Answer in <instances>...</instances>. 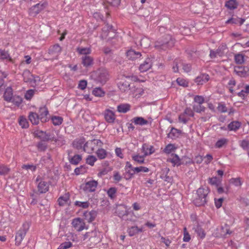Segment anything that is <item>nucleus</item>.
Here are the masks:
<instances>
[{
    "instance_id": "1",
    "label": "nucleus",
    "mask_w": 249,
    "mask_h": 249,
    "mask_svg": "<svg viewBox=\"0 0 249 249\" xmlns=\"http://www.w3.org/2000/svg\"><path fill=\"white\" fill-rule=\"evenodd\" d=\"M103 142L98 139H93L87 141L84 145L83 150L88 153H92L95 150L102 147Z\"/></svg>"
},
{
    "instance_id": "2",
    "label": "nucleus",
    "mask_w": 249,
    "mask_h": 249,
    "mask_svg": "<svg viewBox=\"0 0 249 249\" xmlns=\"http://www.w3.org/2000/svg\"><path fill=\"white\" fill-rule=\"evenodd\" d=\"M91 77L96 82L104 84L108 79L109 74L107 70L100 69L94 71L91 74Z\"/></svg>"
},
{
    "instance_id": "3",
    "label": "nucleus",
    "mask_w": 249,
    "mask_h": 249,
    "mask_svg": "<svg viewBox=\"0 0 249 249\" xmlns=\"http://www.w3.org/2000/svg\"><path fill=\"white\" fill-rule=\"evenodd\" d=\"M208 190L199 188L196 191V196L194 199V204L197 206L203 205L206 202Z\"/></svg>"
},
{
    "instance_id": "4",
    "label": "nucleus",
    "mask_w": 249,
    "mask_h": 249,
    "mask_svg": "<svg viewBox=\"0 0 249 249\" xmlns=\"http://www.w3.org/2000/svg\"><path fill=\"white\" fill-rule=\"evenodd\" d=\"M29 225L27 223H24L22 224L21 227L17 231L15 236V245L17 246H19L23 239L24 238L27 232L29 230Z\"/></svg>"
},
{
    "instance_id": "5",
    "label": "nucleus",
    "mask_w": 249,
    "mask_h": 249,
    "mask_svg": "<svg viewBox=\"0 0 249 249\" xmlns=\"http://www.w3.org/2000/svg\"><path fill=\"white\" fill-rule=\"evenodd\" d=\"M37 182V191L40 194H44L47 192L49 190L50 183L49 182L45 181L44 179L38 176L36 179Z\"/></svg>"
},
{
    "instance_id": "6",
    "label": "nucleus",
    "mask_w": 249,
    "mask_h": 249,
    "mask_svg": "<svg viewBox=\"0 0 249 249\" xmlns=\"http://www.w3.org/2000/svg\"><path fill=\"white\" fill-rule=\"evenodd\" d=\"M173 44L174 42L171 36L170 35H167L165 36L164 40L157 41L156 43L155 47L158 48L165 50L169 47H172Z\"/></svg>"
},
{
    "instance_id": "7",
    "label": "nucleus",
    "mask_w": 249,
    "mask_h": 249,
    "mask_svg": "<svg viewBox=\"0 0 249 249\" xmlns=\"http://www.w3.org/2000/svg\"><path fill=\"white\" fill-rule=\"evenodd\" d=\"M131 79L129 76H123L118 83V86L122 91H126L130 89Z\"/></svg>"
},
{
    "instance_id": "8",
    "label": "nucleus",
    "mask_w": 249,
    "mask_h": 249,
    "mask_svg": "<svg viewBox=\"0 0 249 249\" xmlns=\"http://www.w3.org/2000/svg\"><path fill=\"white\" fill-rule=\"evenodd\" d=\"M194 113L190 108H186L184 112L178 116V120L180 123L186 124L190 117H193Z\"/></svg>"
},
{
    "instance_id": "9",
    "label": "nucleus",
    "mask_w": 249,
    "mask_h": 249,
    "mask_svg": "<svg viewBox=\"0 0 249 249\" xmlns=\"http://www.w3.org/2000/svg\"><path fill=\"white\" fill-rule=\"evenodd\" d=\"M98 184V182L94 180L89 181L84 185L83 190L87 193L93 192L96 190Z\"/></svg>"
},
{
    "instance_id": "10",
    "label": "nucleus",
    "mask_w": 249,
    "mask_h": 249,
    "mask_svg": "<svg viewBox=\"0 0 249 249\" xmlns=\"http://www.w3.org/2000/svg\"><path fill=\"white\" fill-rule=\"evenodd\" d=\"M72 226L79 231H82L86 229V225L83 220L80 218H76L73 219L72 221Z\"/></svg>"
},
{
    "instance_id": "11",
    "label": "nucleus",
    "mask_w": 249,
    "mask_h": 249,
    "mask_svg": "<svg viewBox=\"0 0 249 249\" xmlns=\"http://www.w3.org/2000/svg\"><path fill=\"white\" fill-rule=\"evenodd\" d=\"M46 3H37L32 6L29 9V14L31 15L36 16L42 11L46 6Z\"/></svg>"
},
{
    "instance_id": "12",
    "label": "nucleus",
    "mask_w": 249,
    "mask_h": 249,
    "mask_svg": "<svg viewBox=\"0 0 249 249\" xmlns=\"http://www.w3.org/2000/svg\"><path fill=\"white\" fill-rule=\"evenodd\" d=\"M104 118L107 122L112 124L116 119L115 113L109 109H106L104 112Z\"/></svg>"
},
{
    "instance_id": "13",
    "label": "nucleus",
    "mask_w": 249,
    "mask_h": 249,
    "mask_svg": "<svg viewBox=\"0 0 249 249\" xmlns=\"http://www.w3.org/2000/svg\"><path fill=\"white\" fill-rule=\"evenodd\" d=\"M36 135L42 139L43 141H52L56 142V139L53 137H51V135L48 134H46L45 132L40 131L37 130L35 132Z\"/></svg>"
},
{
    "instance_id": "14",
    "label": "nucleus",
    "mask_w": 249,
    "mask_h": 249,
    "mask_svg": "<svg viewBox=\"0 0 249 249\" xmlns=\"http://www.w3.org/2000/svg\"><path fill=\"white\" fill-rule=\"evenodd\" d=\"M152 67V61L150 58H147L143 63H142L139 67V70L142 72L146 71Z\"/></svg>"
},
{
    "instance_id": "15",
    "label": "nucleus",
    "mask_w": 249,
    "mask_h": 249,
    "mask_svg": "<svg viewBox=\"0 0 249 249\" xmlns=\"http://www.w3.org/2000/svg\"><path fill=\"white\" fill-rule=\"evenodd\" d=\"M97 215V213L94 210L91 211H86L83 213V216L86 221L88 222L93 221Z\"/></svg>"
},
{
    "instance_id": "16",
    "label": "nucleus",
    "mask_w": 249,
    "mask_h": 249,
    "mask_svg": "<svg viewBox=\"0 0 249 249\" xmlns=\"http://www.w3.org/2000/svg\"><path fill=\"white\" fill-rule=\"evenodd\" d=\"M85 142L86 140L83 137L77 138L72 142V146L78 150L81 149L83 148L84 145L86 143Z\"/></svg>"
},
{
    "instance_id": "17",
    "label": "nucleus",
    "mask_w": 249,
    "mask_h": 249,
    "mask_svg": "<svg viewBox=\"0 0 249 249\" xmlns=\"http://www.w3.org/2000/svg\"><path fill=\"white\" fill-rule=\"evenodd\" d=\"M39 117L42 122H45L47 121V115L49 113L47 108L45 106L40 107L39 110Z\"/></svg>"
},
{
    "instance_id": "18",
    "label": "nucleus",
    "mask_w": 249,
    "mask_h": 249,
    "mask_svg": "<svg viewBox=\"0 0 249 249\" xmlns=\"http://www.w3.org/2000/svg\"><path fill=\"white\" fill-rule=\"evenodd\" d=\"M126 56L129 59L133 60L140 58L142 56V54L139 52L130 50L126 52Z\"/></svg>"
},
{
    "instance_id": "19",
    "label": "nucleus",
    "mask_w": 249,
    "mask_h": 249,
    "mask_svg": "<svg viewBox=\"0 0 249 249\" xmlns=\"http://www.w3.org/2000/svg\"><path fill=\"white\" fill-rule=\"evenodd\" d=\"M82 64L85 67H89L92 65L93 58L89 55H84L81 57Z\"/></svg>"
},
{
    "instance_id": "20",
    "label": "nucleus",
    "mask_w": 249,
    "mask_h": 249,
    "mask_svg": "<svg viewBox=\"0 0 249 249\" xmlns=\"http://www.w3.org/2000/svg\"><path fill=\"white\" fill-rule=\"evenodd\" d=\"M209 80L208 74L203 73L198 76L196 79V83L198 85H203L208 82Z\"/></svg>"
},
{
    "instance_id": "21",
    "label": "nucleus",
    "mask_w": 249,
    "mask_h": 249,
    "mask_svg": "<svg viewBox=\"0 0 249 249\" xmlns=\"http://www.w3.org/2000/svg\"><path fill=\"white\" fill-rule=\"evenodd\" d=\"M142 152L143 153L144 156L150 155L153 154L155 151L153 146H149L146 143L142 145Z\"/></svg>"
},
{
    "instance_id": "22",
    "label": "nucleus",
    "mask_w": 249,
    "mask_h": 249,
    "mask_svg": "<svg viewBox=\"0 0 249 249\" xmlns=\"http://www.w3.org/2000/svg\"><path fill=\"white\" fill-rule=\"evenodd\" d=\"M70 200V195L69 193H66L63 196H60L57 200L59 206H63L69 203Z\"/></svg>"
},
{
    "instance_id": "23",
    "label": "nucleus",
    "mask_w": 249,
    "mask_h": 249,
    "mask_svg": "<svg viewBox=\"0 0 249 249\" xmlns=\"http://www.w3.org/2000/svg\"><path fill=\"white\" fill-rule=\"evenodd\" d=\"M13 89L11 87H8L6 89L3 94L4 100L10 102L13 97Z\"/></svg>"
},
{
    "instance_id": "24",
    "label": "nucleus",
    "mask_w": 249,
    "mask_h": 249,
    "mask_svg": "<svg viewBox=\"0 0 249 249\" xmlns=\"http://www.w3.org/2000/svg\"><path fill=\"white\" fill-rule=\"evenodd\" d=\"M62 49L58 44H56L50 47L49 50V53L50 54L57 55L61 52Z\"/></svg>"
},
{
    "instance_id": "25",
    "label": "nucleus",
    "mask_w": 249,
    "mask_h": 249,
    "mask_svg": "<svg viewBox=\"0 0 249 249\" xmlns=\"http://www.w3.org/2000/svg\"><path fill=\"white\" fill-rule=\"evenodd\" d=\"M130 109V105L128 104H121L117 106V111L120 113H125Z\"/></svg>"
},
{
    "instance_id": "26",
    "label": "nucleus",
    "mask_w": 249,
    "mask_h": 249,
    "mask_svg": "<svg viewBox=\"0 0 249 249\" xmlns=\"http://www.w3.org/2000/svg\"><path fill=\"white\" fill-rule=\"evenodd\" d=\"M95 153L98 159L100 160L105 159L107 155V151L101 147L98 148Z\"/></svg>"
},
{
    "instance_id": "27",
    "label": "nucleus",
    "mask_w": 249,
    "mask_h": 249,
    "mask_svg": "<svg viewBox=\"0 0 249 249\" xmlns=\"http://www.w3.org/2000/svg\"><path fill=\"white\" fill-rule=\"evenodd\" d=\"M177 148V146L175 144L169 143L165 146L163 151L166 154H169L175 152Z\"/></svg>"
},
{
    "instance_id": "28",
    "label": "nucleus",
    "mask_w": 249,
    "mask_h": 249,
    "mask_svg": "<svg viewBox=\"0 0 249 249\" xmlns=\"http://www.w3.org/2000/svg\"><path fill=\"white\" fill-rule=\"evenodd\" d=\"M28 117L32 124H37L39 123L40 118L36 113L30 112Z\"/></svg>"
},
{
    "instance_id": "29",
    "label": "nucleus",
    "mask_w": 249,
    "mask_h": 249,
    "mask_svg": "<svg viewBox=\"0 0 249 249\" xmlns=\"http://www.w3.org/2000/svg\"><path fill=\"white\" fill-rule=\"evenodd\" d=\"M132 122L136 125H143L148 124V121L145 120L143 118L141 117H134L132 119Z\"/></svg>"
},
{
    "instance_id": "30",
    "label": "nucleus",
    "mask_w": 249,
    "mask_h": 249,
    "mask_svg": "<svg viewBox=\"0 0 249 249\" xmlns=\"http://www.w3.org/2000/svg\"><path fill=\"white\" fill-rule=\"evenodd\" d=\"M169 161H170L174 166H178L181 164L180 159L176 154H172L171 158L169 159Z\"/></svg>"
},
{
    "instance_id": "31",
    "label": "nucleus",
    "mask_w": 249,
    "mask_h": 249,
    "mask_svg": "<svg viewBox=\"0 0 249 249\" xmlns=\"http://www.w3.org/2000/svg\"><path fill=\"white\" fill-rule=\"evenodd\" d=\"M241 124L239 121H233L228 125V128L230 130L235 131L240 127Z\"/></svg>"
},
{
    "instance_id": "32",
    "label": "nucleus",
    "mask_w": 249,
    "mask_h": 249,
    "mask_svg": "<svg viewBox=\"0 0 249 249\" xmlns=\"http://www.w3.org/2000/svg\"><path fill=\"white\" fill-rule=\"evenodd\" d=\"M0 59L2 60L6 59L9 62L13 63V60L10 57L9 54L7 52L4 50H0Z\"/></svg>"
},
{
    "instance_id": "33",
    "label": "nucleus",
    "mask_w": 249,
    "mask_h": 249,
    "mask_svg": "<svg viewBox=\"0 0 249 249\" xmlns=\"http://www.w3.org/2000/svg\"><path fill=\"white\" fill-rule=\"evenodd\" d=\"M18 123L22 128H27L29 127V123L27 119L24 116L19 117Z\"/></svg>"
},
{
    "instance_id": "34",
    "label": "nucleus",
    "mask_w": 249,
    "mask_h": 249,
    "mask_svg": "<svg viewBox=\"0 0 249 249\" xmlns=\"http://www.w3.org/2000/svg\"><path fill=\"white\" fill-rule=\"evenodd\" d=\"M77 52L80 54L88 55L91 53V50L90 48L79 47L77 48Z\"/></svg>"
},
{
    "instance_id": "35",
    "label": "nucleus",
    "mask_w": 249,
    "mask_h": 249,
    "mask_svg": "<svg viewBox=\"0 0 249 249\" xmlns=\"http://www.w3.org/2000/svg\"><path fill=\"white\" fill-rule=\"evenodd\" d=\"M195 232L197 234V237L200 239H203L206 236V233L204 230L199 226H197L195 228Z\"/></svg>"
},
{
    "instance_id": "36",
    "label": "nucleus",
    "mask_w": 249,
    "mask_h": 249,
    "mask_svg": "<svg viewBox=\"0 0 249 249\" xmlns=\"http://www.w3.org/2000/svg\"><path fill=\"white\" fill-rule=\"evenodd\" d=\"M52 122L54 125H59L63 122V118L60 116H53L51 118Z\"/></svg>"
},
{
    "instance_id": "37",
    "label": "nucleus",
    "mask_w": 249,
    "mask_h": 249,
    "mask_svg": "<svg viewBox=\"0 0 249 249\" xmlns=\"http://www.w3.org/2000/svg\"><path fill=\"white\" fill-rule=\"evenodd\" d=\"M219 111L222 112H228L229 115L233 114L234 110L232 108L228 109V108L223 104H219Z\"/></svg>"
},
{
    "instance_id": "38",
    "label": "nucleus",
    "mask_w": 249,
    "mask_h": 249,
    "mask_svg": "<svg viewBox=\"0 0 249 249\" xmlns=\"http://www.w3.org/2000/svg\"><path fill=\"white\" fill-rule=\"evenodd\" d=\"M82 160V156L80 155H75L69 160L70 162L73 165L78 164Z\"/></svg>"
},
{
    "instance_id": "39",
    "label": "nucleus",
    "mask_w": 249,
    "mask_h": 249,
    "mask_svg": "<svg viewBox=\"0 0 249 249\" xmlns=\"http://www.w3.org/2000/svg\"><path fill=\"white\" fill-rule=\"evenodd\" d=\"M149 171V169L146 167L140 166V167H134L133 168H132V171H133L132 174L138 173L139 172L147 173V172H148Z\"/></svg>"
},
{
    "instance_id": "40",
    "label": "nucleus",
    "mask_w": 249,
    "mask_h": 249,
    "mask_svg": "<svg viewBox=\"0 0 249 249\" xmlns=\"http://www.w3.org/2000/svg\"><path fill=\"white\" fill-rule=\"evenodd\" d=\"M92 93L96 97H103L105 94V92L100 88L94 89Z\"/></svg>"
},
{
    "instance_id": "41",
    "label": "nucleus",
    "mask_w": 249,
    "mask_h": 249,
    "mask_svg": "<svg viewBox=\"0 0 249 249\" xmlns=\"http://www.w3.org/2000/svg\"><path fill=\"white\" fill-rule=\"evenodd\" d=\"M181 134V131L175 128H172L169 133V137L172 139H175L179 136Z\"/></svg>"
},
{
    "instance_id": "42",
    "label": "nucleus",
    "mask_w": 249,
    "mask_h": 249,
    "mask_svg": "<svg viewBox=\"0 0 249 249\" xmlns=\"http://www.w3.org/2000/svg\"><path fill=\"white\" fill-rule=\"evenodd\" d=\"M238 3L236 0H229L225 4V6L230 9H234L237 6Z\"/></svg>"
},
{
    "instance_id": "43",
    "label": "nucleus",
    "mask_w": 249,
    "mask_h": 249,
    "mask_svg": "<svg viewBox=\"0 0 249 249\" xmlns=\"http://www.w3.org/2000/svg\"><path fill=\"white\" fill-rule=\"evenodd\" d=\"M146 156H144V155L142 156H140L139 155H134L132 156V158L133 160L136 161L139 164H142L144 163V158Z\"/></svg>"
},
{
    "instance_id": "44",
    "label": "nucleus",
    "mask_w": 249,
    "mask_h": 249,
    "mask_svg": "<svg viewBox=\"0 0 249 249\" xmlns=\"http://www.w3.org/2000/svg\"><path fill=\"white\" fill-rule=\"evenodd\" d=\"M23 77L25 82H29L33 79V76L29 71H26L23 73Z\"/></svg>"
},
{
    "instance_id": "45",
    "label": "nucleus",
    "mask_w": 249,
    "mask_h": 249,
    "mask_svg": "<svg viewBox=\"0 0 249 249\" xmlns=\"http://www.w3.org/2000/svg\"><path fill=\"white\" fill-rule=\"evenodd\" d=\"M97 161V158L93 155H89L86 158V163L93 166L94 163Z\"/></svg>"
},
{
    "instance_id": "46",
    "label": "nucleus",
    "mask_w": 249,
    "mask_h": 249,
    "mask_svg": "<svg viewBox=\"0 0 249 249\" xmlns=\"http://www.w3.org/2000/svg\"><path fill=\"white\" fill-rule=\"evenodd\" d=\"M74 205L76 206L81 207L83 209H86L89 207V203L88 201L82 202L79 201H76L74 202Z\"/></svg>"
},
{
    "instance_id": "47",
    "label": "nucleus",
    "mask_w": 249,
    "mask_h": 249,
    "mask_svg": "<svg viewBox=\"0 0 249 249\" xmlns=\"http://www.w3.org/2000/svg\"><path fill=\"white\" fill-rule=\"evenodd\" d=\"M235 62L238 64H241L244 62V56L242 54H237L234 56Z\"/></svg>"
},
{
    "instance_id": "48",
    "label": "nucleus",
    "mask_w": 249,
    "mask_h": 249,
    "mask_svg": "<svg viewBox=\"0 0 249 249\" xmlns=\"http://www.w3.org/2000/svg\"><path fill=\"white\" fill-rule=\"evenodd\" d=\"M140 44L142 47L146 48L150 46V40L147 37H143L141 39Z\"/></svg>"
},
{
    "instance_id": "49",
    "label": "nucleus",
    "mask_w": 249,
    "mask_h": 249,
    "mask_svg": "<svg viewBox=\"0 0 249 249\" xmlns=\"http://www.w3.org/2000/svg\"><path fill=\"white\" fill-rule=\"evenodd\" d=\"M35 92V90L34 89H31L28 90L25 94V98L27 100H30L34 96Z\"/></svg>"
},
{
    "instance_id": "50",
    "label": "nucleus",
    "mask_w": 249,
    "mask_h": 249,
    "mask_svg": "<svg viewBox=\"0 0 249 249\" xmlns=\"http://www.w3.org/2000/svg\"><path fill=\"white\" fill-rule=\"evenodd\" d=\"M191 240V236L189 232L187 231L186 227L183 228V238L184 242H188Z\"/></svg>"
},
{
    "instance_id": "51",
    "label": "nucleus",
    "mask_w": 249,
    "mask_h": 249,
    "mask_svg": "<svg viewBox=\"0 0 249 249\" xmlns=\"http://www.w3.org/2000/svg\"><path fill=\"white\" fill-rule=\"evenodd\" d=\"M72 243L71 242H65L61 243L57 249H68L72 247Z\"/></svg>"
},
{
    "instance_id": "52",
    "label": "nucleus",
    "mask_w": 249,
    "mask_h": 249,
    "mask_svg": "<svg viewBox=\"0 0 249 249\" xmlns=\"http://www.w3.org/2000/svg\"><path fill=\"white\" fill-rule=\"evenodd\" d=\"M10 171V168L7 166L4 165H0V175H4L7 174Z\"/></svg>"
},
{
    "instance_id": "53",
    "label": "nucleus",
    "mask_w": 249,
    "mask_h": 249,
    "mask_svg": "<svg viewBox=\"0 0 249 249\" xmlns=\"http://www.w3.org/2000/svg\"><path fill=\"white\" fill-rule=\"evenodd\" d=\"M22 102V98L19 96H14L10 102L13 103L17 106H19Z\"/></svg>"
},
{
    "instance_id": "54",
    "label": "nucleus",
    "mask_w": 249,
    "mask_h": 249,
    "mask_svg": "<svg viewBox=\"0 0 249 249\" xmlns=\"http://www.w3.org/2000/svg\"><path fill=\"white\" fill-rule=\"evenodd\" d=\"M193 110L197 113L203 112L205 110V107L201 104L194 105L193 106Z\"/></svg>"
},
{
    "instance_id": "55",
    "label": "nucleus",
    "mask_w": 249,
    "mask_h": 249,
    "mask_svg": "<svg viewBox=\"0 0 249 249\" xmlns=\"http://www.w3.org/2000/svg\"><path fill=\"white\" fill-rule=\"evenodd\" d=\"M117 189L115 187L110 188L107 192L108 196L111 198H113L115 196V194L116 193Z\"/></svg>"
},
{
    "instance_id": "56",
    "label": "nucleus",
    "mask_w": 249,
    "mask_h": 249,
    "mask_svg": "<svg viewBox=\"0 0 249 249\" xmlns=\"http://www.w3.org/2000/svg\"><path fill=\"white\" fill-rule=\"evenodd\" d=\"M137 226H132L127 230L128 235L130 236H133L137 234Z\"/></svg>"
},
{
    "instance_id": "57",
    "label": "nucleus",
    "mask_w": 249,
    "mask_h": 249,
    "mask_svg": "<svg viewBox=\"0 0 249 249\" xmlns=\"http://www.w3.org/2000/svg\"><path fill=\"white\" fill-rule=\"evenodd\" d=\"M86 171V169L84 166H81L79 167L76 168L74 170V173L76 175L84 174Z\"/></svg>"
},
{
    "instance_id": "58",
    "label": "nucleus",
    "mask_w": 249,
    "mask_h": 249,
    "mask_svg": "<svg viewBox=\"0 0 249 249\" xmlns=\"http://www.w3.org/2000/svg\"><path fill=\"white\" fill-rule=\"evenodd\" d=\"M226 23H234V24H237L238 23H240V24H242L243 23V21L240 18H231V19H228L226 22Z\"/></svg>"
},
{
    "instance_id": "59",
    "label": "nucleus",
    "mask_w": 249,
    "mask_h": 249,
    "mask_svg": "<svg viewBox=\"0 0 249 249\" xmlns=\"http://www.w3.org/2000/svg\"><path fill=\"white\" fill-rule=\"evenodd\" d=\"M177 82L179 85L183 87H187L188 84V82L185 79L182 78H178L177 79Z\"/></svg>"
},
{
    "instance_id": "60",
    "label": "nucleus",
    "mask_w": 249,
    "mask_h": 249,
    "mask_svg": "<svg viewBox=\"0 0 249 249\" xmlns=\"http://www.w3.org/2000/svg\"><path fill=\"white\" fill-rule=\"evenodd\" d=\"M209 182L210 184L212 185L215 186L216 188L218 189V179L216 177L210 178Z\"/></svg>"
},
{
    "instance_id": "61",
    "label": "nucleus",
    "mask_w": 249,
    "mask_h": 249,
    "mask_svg": "<svg viewBox=\"0 0 249 249\" xmlns=\"http://www.w3.org/2000/svg\"><path fill=\"white\" fill-rule=\"evenodd\" d=\"M194 101L198 104H202L204 103V99L202 96L196 95L194 97Z\"/></svg>"
},
{
    "instance_id": "62",
    "label": "nucleus",
    "mask_w": 249,
    "mask_h": 249,
    "mask_svg": "<svg viewBox=\"0 0 249 249\" xmlns=\"http://www.w3.org/2000/svg\"><path fill=\"white\" fill-rule=\"evenodd\" d=\"M87 86V82L85 80H80L79 81L78 87L79 89L84 90L85 89Z\"/></svg>"
},
{
    "instance_id": "63",
    "label": "nucleus",
    "mask_w": 249,
    "mask_h": 249,
    "mask_svg": "<svg viewBox=\"0 0 249 249\" xmlns=\"http://www.w3.org/2000/svg\"><path fill=\"white\" fill-rule=\"evenodd\" d=\"M240 146L244 149H248L249 147V141L244 140L240 142Z\"/></svg>"
},
{
    "instance_id": "64",
    "label": "nucleus",
    "mask_w": 249,
    "mask_h": 249,
    "mask_svg": "<svg viewBox=\"0 0 249 249\" xmlns=\"http://www.w3.org/2000/svg\"><path fill=\"white\" fill-rule=\"evenodd\" d=\"M22 168L26 170L30 169L32 171H35L36 169V167L33 164H24L22 166Z\"/></svg>"
}]
</instances>
